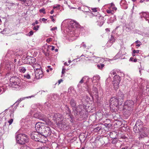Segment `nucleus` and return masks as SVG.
<instances>
[{
    "instance_id": "25",
    "label": "nucleus",
    "mask_w": 149,
    "mask_h": 149,
    "mask_svg": "<svg viewBox=\"0 0 149 149\" xmlns=\"http://www.w3.org/2000/svg\"><path fill=\"white\" fill-rule=\"evenodd\" d=\"M92 92L93 93L92 95H97L98 94V91L97 88L95 86H93V88Z\"/></svg>"
},
{
    "instance_id": "47",
    "label": "nucleus",
    "mask_w": 149,
    "mask_h": 149,
    "mask_svg": "<svg viewBox=\"0 0 149 149\" xmlns=\"http://www.w3.org/2000/svg\"><path fill=\"white\" fill-rule=\"evenodd\" d=\"M83 78V79H84V80H85V79L86 80H88L89 79L88 77L87 76H84Z\"/></svg>"
},
{
    "instance_id": "50",
    "label": "nucleus",
    "mask_w": 149,
    "mask_h": 149,
    "mask_svg": "<svg viewBox=\"0 0 149 149\" xmlns=\"http://www.w3.org/2000/svg\"><path fill=\"white\" fill-rule=\"evenodd\" d=\"M50 18L52 20L53 22H54L55 21L54 19L53 18V16H50Z\"/></svg>"
},
{
    "instance_id": "5",
    "label": "nucleus",
    "mask_w": 149,
    "mask_h": 149,
    "mask_svg": "<svg viewBox=\"0 0 149 149\" xmlns=\"http://www.w3.org/2000/svg\"><path fill=\"white\" fill-rule=\"evenodd\" d=\"M143 122L140 120H137L133 128L134 132L135 133L138 132L139 131V130L142 129L144 127H143Z\"/></svg>"
},
{
    "instance_id": "63",
    "label": "nucleus",
    "mask_w": 149,
    "mask_h": 149,
    "mask_svg": "<svg viewBox=\"0 0 149 149\" xmlns=\"http://www.w3.org/2000/svg\"><path fill=\"white\" fill-rule=\"evenodd\" d=\"M54 10H51L50 12V13L51 14H52L53 13H54Z\"/></svg>"
},
{
    "instance_id": "45",
    "label": "nucleus",
    "mask_w": 149,
    "mask_h": 149,
    "mask_svg": "<svg viewBox=\"0 0 149 149\" xmlns=\"http://www.w3.org/2000/svg\"><path fill=\"white\" fill-rule=\"evenodd\" d=\"M29 34V36L32 35L33 34V32L32 31H30L28 34Z\"/></svg>"
},
{
    "instance_id": "39",
    "label": "nucleus",
    "mask_w": 149,
    "mask_h": 149,
    "mask_svg": "<svg viewBox=\"0 0 149 149\" xmlns=\"http://www.w3.org/2000/svg\"><path fill=\"white\" fill-rule=\"evenodd\" d=\"M37 149H50V148L47 147V146H43L42 147L39 148Z\"/></svg>"
},
{
    "instance_id": "52",
    "label": "nucleus",
    "mask_w": 149,
    "mask_h": 149,
    "mask_svg": "<svg viewBox=\"0 0 149 149\" xmlns=\"http://www.w3.org/2000/svg\"><path fill=\"white\" fill-rule=\"evenodd\" d=\"M81 47H83L84 48H85L86 47V45L85 44H81Z\"/></svg>"
},
{
    "instance_id": "58",
    "label": "nucleus",
    "mask_w": 149,
    "mask_h": 149,
    "mask_svg": "<svg viewBox=\"0 0 149 149\" xmlns=\"http://www.w3.org/2000/svg\"><path fill=\"white\" fill-rule=\"evenodd\" d=\"M47 20V19H45V18H43L42 19V22H44Z\"/></svg>"
},
{
    "instance_id": "53",
    "label": "nucleus",
    "mask_w": 149,
    "mask_h": 149,
    "mask_svg": "<svg viewBox=\"0 0 149 149\" xmlns=\"http://www.w3.org/2000/svg\"><path fill=\"white\" fill-rule=\"evenodd\" d=\"M128 148V147L126 146L122 148L121 149H127Z\"/></svg>"
},
{
    "instance_id": "10",
    "label": "nucleus",
    "mask_w": 149,
    "mask_h": 149,
    "mask_svg": "<svg viewBox=\"0 0 149 149\" xmlns=\"http://www.w3.org/2000/svg\"><path fill=\"white\" fill-rule=\"evenodd\" d=\"M40 133L37 131L32 132L30 134V136L32 139L36 141H38L39 139V136Z\"/></svg>"
},
{
    "instance_id": "51",
    "label": "nucleus",
    "mask_w": 149,
    "mask_h": 149,
    "mask_svg": "<svg viewBox=\"0 0 149 149\" xmlns=\"http://www.w3.org/2000/svg\"><path fill=\"white\" fill-rule=\"evenodd\" d=\"M93 11V12H96L97 11V9L96 8H94L92 9Z\"/></svg>"
},
{
    "instance_id": "56",
    "label": "nucleus",
    "mask_w": 149,
    "mask_h": 149,
    "mask_svg": "<svg viewBox=\"0 0 149 149\" xmlns=\"http://www.w3.org/2000/svg\"><path fill=\"white\" fill-rule=\"evenodd\" d=\"M63 80L62 79L59 80L58 81V84H60L61 82L63 81Z\"/></svg>"
},
{
    "instance_id": "31",
    "label": "nucleus",
    "mask_w": 149,
    "mask_h": 149,
    "mask_svg": "<svg viewBox=\"0 0 149 149\" xmlns=\"http://www.w3.org/2000/svg\"><path fill=\"white\" fill-rule=\"evenodd\" d=\"M104 66V64H103L100 63L97 65V67L98 69H102Z\"/></svg>"
},
{
    "instance_id": "23",
    "label": "nucleus",
    "mask_w": 149,
    "mask_h": 149,
    "mask_svg": "<svg viewBox=\"0 0 149 149\" xmlns=\"http://www.w3.org/2000/svg\"><path fill=\"white\" fill-rule=\"evenodd\" d=\"M33 67L34 68V70L35 71H37L40 70L41 67L40 64L37 63H35L33 65Z\"/></svg>"
},
{
    "instance_id": "41",
    "label": "nucleus",
    "mask_w": 149,
    "mask_h": 149,
    "mask_svg": "<svg viewBox=\"0 0 149 149\" xmlns=\"http://www.w3.org/2000/svg\"><path fill=\"white\" fill-rule=\"evenodd\" d=\"M60 5H57L56 6H54L53 7V9L57 8H58L60 7Z\"/></svg>"
},
{
    "instance_id": "15",
    "label": "nucleus",
    "mask_w": 149,
    "mask_h": 149,
    "mask_svg": "<svg viewBox=\"0 0 149 149\" xmlns=\"http://www.w3.org/2000/svg\"><path fill=\"white\" fill-rule=\"evenodd\" d=\"M59 126L62 130H66L69 127L68 126V124L65 122L62 123H59Z\"/></svg>"
},
{
    "instance_id": "3",
    "label": "nucleus",
    "mask_w": 149,
    "mask_h": 149,
    "mask_svg": "<svg viewBox=\"0 0 149 149\" xmlns=\"http://www.w3.org/2000/svg\"><path fill=\"white\" fill-rule=\"evenodd\" d=\"M122 104L118 103V100L116 97H113L110 99V106L111 109L113 110L118 109L120 110V108H121Z\"/></svg>"
},
{
    "instance_id": "26",
    "label": "nucleus",
    "mask_w": 149,
    "mask_h": 149,
    "mask_svg": "<svg viewBox=\"0 0 149 149\" xmlns=\"http://www.w3.org/2000/svg\"><path fill=\"white\" fill-rule=\"evenodd\" d=\"M115 39L113 37V36L112 35L111 36V38L108 41V43H110L111 44V45L113 44L114 42H115Z\"/></svg>"
},
{
    "instance_id": "28",
    "label": "nucleus",
    "mask_w": 149,
    "mask_h": 149,
    "mask_svg": "<svg viewBox=\"0 0 149 149\" xmlns=\"http://www.w3.org/2000/svg\"><path fill=\"white\" fill-rule=\"evenodd\" d=\"M93 82L94 80L97 81H98L100 79V77L99 75H96L93 77Z\"/></svg>"
},
{
    "instance_id": "43",
    "label": "nucleus",
    "mask_w": 149,
    "mask_h": 149,
    "mask_svg": "<svg viewBox=\"0 0 149 149\" xmlns=\"http://www.w3.org/2000/svg\"><path fill=\"white\" fill-rule=\"evenodd\" d=\"M13 121V119L12 118H11V119H10V120H9L8 121V122L9 124V125H10L12 123Z\"/></svg>"
},
{
    "instance_id": "40",
    "label": "nucleus",
    "mask_w": 149,
    "mask_h": 149,
    "mask_svg": "<svg viewBox=\"0 0 149 149\" xmlns=\"http://www.w3.org/2000/svg\"><path fill=\"white\" fill-rule=\"evenodd\" d=\"M38 24V22L36 20L35 21V22L34 23H33L32 24V25L33 26H35L36 24Z\"/></svg>"
},
{
    "instance_id": "32",
    "label": "nucleus",
    "mask_w": 149,
    "mask_h": 149,
    "mask_svg": "<svg viewBox=\"0 0 149 149\" xmlns=\"http://www.w3.org/2000/svg\"><path fill=\"white\" fill-rule=\"evenodd\" d=\"M5 91V89L3 88V86H2L0 87V94H1L4 92Z\"/></svg>"
},
{
    "instance_id": "62",
    "label": "nucleus",
    "mask_w": 149,
    "mask_h": 149,
    "mask_svg": "<svg viewBox=\"0 0 149 149\" xmlns=\"http://www.w3.org/2000/svg\"><path fill=\"white\" fill-rule=\"evenodd\" d=\"M51 47H52V48L51 49V50H53L54 49V46H51Z\"/></svg>"
},
{
    "instance_id": "1",
    "label": "nucleus",
    "mask_w": 149,
    "mask_h": 149,
    "mask_svg": "<svg viewBox=\"0 0 149 149\" xmlns=\"http://www.w3.org/2000/svg\"><path fill=\"white\" fill-rule=\"evenodd\" d=\"M134 106V102L132 100H127L125 102L124 105H122L120 108V110L126 109L127 112L124 113L125 115L127 114V116H130L132 112Z\"/></svg>"
},
{
    "instance_id": "17",
    "label": "nucleus",
    "mask_w": 149,
    "mask_h": 149,
    "mask_svg": "<svg viewBox=\"0 0 149 149\" xmlns=\"http://www.w3.org/2000/svg\"><path fill=\"white\" fill-rule=\"evenodd\" d=\"M116 97L119 99H122L123 100L124 98V94L121 91L118 92L116 95Z\"/></svg>"
},
{
    "instance_id": "11",
    "label": "nucleus",
    "mask_w": 149,
    "mask_h": 149,
    "mask_svg": "<svg viewBox=\"0 0 149 149\" xmlns=\"http://www.w3.org/2000/svg\"><path fill=\"white\" fill-rule=\"evenodd\" d=\"M45 124L41 122L37 123L35 125V128L36 131L38 132H41V130H42L43 128L45 127Z\"/></svg>"
},
{
    "instance_id": "49",
    "label": "nucleus",
    "mask_w": 149,
    "mask_h": 149,
    "mask_svg": "<svg viewBox=\"0 0 149 149\" xmlns=\"http://www.w3.org/2000/svg\"><path fill=\"white\" fill-rule=\"evenodd\" d=\"M106 11L108 13H111L112 12L111 10H107Z\"/></svg>"
},
{
    "instance_id": "35",
    "label": "nucleus",
    "mask_w": 149,
    "mask_h": 149,
    "mask_svg": "<svg viewBox=\"0 0 149 149\" xmlns=\"http://www.w3.org/2000/svg\"><path fill=\"white\" fill-rule=\"evenodd\" d=\"M65 107L66 110L68 111L69 114H70L71 113V111L70 110L69 107L67 105H66Z\"/></svg>"
},
{
    "instance_id": "59",
    "label": "nucleus",
    "mask_w": 149,
    "mask_h": 149,
    "mask_svg": "<svg viewBox=\"0 0 149 149\" xmlns=\"http://www.w3.org/2000/svg\"><path fill=\"white\" fill-rule=\"evenodd\" d=\"M134 58H133L131 57L130 59V61H133Z\"/></svg>"
},
{
    "instance_id": "14",
    "label": "nucleus",
    "mask_w": 149,
    "mask_h": 149,
    "mask_svg": "<svg viewBox=\"0 0 149 149\" xmlns=\"http://www.w3.org/2000/svg\"><path fill=\"white\" fill-rule=\"evenodd\" d=\"M16 140L17 142L19 144H24V143H22L21 141H23V138L22 137V134H17L16 136Z\"/></svg>"
},
{
    "instance_id": "61",
    "label": "nucleus",
    "mask_w": 149,
    "mask_h": 149,
    "mask_svg": "<svg viewBox=\"0 0 149 149\" xmlns=\"http://www.w3.org/2000/svg\"><path fill=\"white\" fill-rule=\"evenodd\" d=\"M137 61V59L135 58L134 59L133 61H134L135 62H136Z\"/></svg>"
},
{
    "instance_id": "37",
    "label": "nucleus",
    "mask_w": 149,
    "mask_h": 149,
    "mask_svg": "<svg viewBox=\"0 0 149 149\" xmlns=\"http://www.w3.org/2000/svg\"><path fill=\"white\" fill-rule=\"evenodd\" d=\"M39 27H40L39 26L37 25L36 26H34L33 28V30H36V31H37L38 29L39 28Z\"/></svg>"
},
{
    "instance_id": "13",
    "label": "nucleus",
    "mask_w": 149,
    "mask_h": 149,
    "mask_svg": "<svg viewBox=\"0 0 149 149\" xmlns=\"http://www.w3.org/2000/svg\"><path fill=\"white\" fill-rule=\"evenodd\" d=\"M35 78L37 79L41 78L43 76V72L41 70L35 71Z\"/></svg>"
},
{
    "instance_id": "18",
    "label": "nucleus",
    "mask_w": 149,
    "mask_h": 149,
    "mask_svg": "<svg viewBox=\"0 0 149 149\" xmlns=\"http://www.w3.org/2000/svg\"><path fill=\"white\" fill-rule=\"evenodd\" d=\"M47 136H45L43 135V134H42V133L41 132L40 133V134L39 136V138L38 140V141L39 142H41L43 143L44 142V141H45V139H46Z\"/></svg>"
},
{
    "instance_id": "16",
    "label": "nucleus",
    "mask_w": 149,
    "mask_h": 149,
    "mask_svg": "<svg viewBox=\"0 0 149 149\" xmlns=\"http://www.w3.org/2000/svg\"><path fill=\"white\" fill-rule=\"evenodd\" d=\"M35 96V95H32L31 96H29V97H25L23 98H21L19 99H18L14 104L16 106H17L19 103H20V102L23 100L25 99L26 98H31V97H34Z\"/></svg>"
},
{
    "instance_id": "8",
    "label": "nucleus",
    "mask_w": 149,
    "mask_h": 149,
    "mask_svg": "<svg viewBox=\"0 0 149 149\" xmlns=\"http://www.w3.org/2000/svg\"><path fill=\"white\" fill-rule=\"evenodd\" d=\"M23 60V62L25 64H31L36 61L35 58L32 57L27 56Z\"/></svg>"
},
{
    "instance_id": "60",
    "label": "nucleus",
    "mask_w": 149,
    "mask_h": 149,
    "mask_svg": "<svg viewBox=\"0 0 149 149\" xmlns=\"http://www.w3.org/2000/svg\"><path fill=\"white\" fill-rule=\"evenodd\" d=\"M116 74V72L114 71H113L111 73V74H112L113 75H115Z\"/></svg>"
},
{
    "instance_id": "19",
    "label": "nucleus",
    "mask_w": 149,
    "mask_h": 149,
    "mask_svg": "<svg viewBox=\"0 0 149 149\" xmlns=\"http://www.w3.org/2000/svg\"><path fill=\"white\" fill-rule=\"evenodd\" d=\"M22 137L23 138V141H22L21 143H27L29 141V138L28 136L25 134H22Z\"/></svg>"
},
{
    "instance_id": "34",
    "label": "nucleus",
    "mask_w": 149,
    "mask_h": 149,
    "mask_svg": "<svg viewBox=\"0 0 149 149\" xmlns=\"http://www.w3.org/2000/svg\"><path fill=\"white\" fill-rule=\"evenodd\" d=\"M135 43L137 44L136 46L137 47H139L142 44L141 42L138 40L136 41H135Z\"/></svg>"
},
{
    "instance_id": "29",
    "label": "nucleus",
    "mask_w": 149,
    "mask_h": 149,
    "mask_svg": "<svg viewBox=\"0 0 149 149\" xmlns=\"http://www.w3.org/2000/svg\"><path fill=\"white\" fill-rule=\"evenodd\" d=\"M103 17L102 18V20L101 21H97V24L100 26H101L104 23V21L103 19Z\"/></svg>"
},
{
    "instance_id": "33",
    "label": "nucleus",
    "mask_w": 149,
    "mask_h": 149,
    "mask_svg": "<svg viewBox=\"0 0 149 149\" xmlns=\"http://www.w3.org/2000/svg\"><path fill=\"white\" fill-rule=\"evenodd\" d=\"M20 149H31L29 147L26 146L24 145L22 146L20 148Z\"/></svg>"
},
{
    "instance_id": "44",
    "label": "nucleus",
    "mask_w": 149,
    "mask_h": 149,
    "mask_svg": "<svg viewBox=\"0 0 149 149\" xmlns=\"http://www.w3.org/2000/svg\"><path fill=\"white\" fill-rule=\"evenodd\" d=\"M133 52L134 53H138L139 52V50H134L133 51Z\"/></svg>"
},
{
    "instance_id": "54",
    "label": "nucleus",
    "mask_w": 149,
    "mask_h": 149,
    "mask_svg": "<svg viewBox=\"0 0 149 149\" xmlns=\"http://www.w3.org/2000/svg\"><path fill=\"white\" fill-rule=\"evenodd\" d=\"M57 29L56 27H54L51 29V30L52 31H54L55 29Z\"/></svg>"
},
{
    "instance_id": "21",
    "label": "nucleus",
    "mask_w": 149,
    "mask_h": 149,
    "mask_svg": "<svg viewBox=\"0 0 149 149\" xmlns=\"http://www.w3.org/2000/svg\"><path fill=\"white\" fill-rule=\"evenodd\" d=\"M69 103L71 106L72 107V109H74L77 107L76 102L73 98L70 100Z\"/></svg>"
},
{
    "instance_id": "7",
    "label": "nucleus",
    "mask_w": 149,
    "mask_h": 149,
    "mask_svg": "<svg viewBox=\"0 0 149 149\" xmlns=\"http://www.w3.org/2000/svg\"><path fill=\"white\" fill-rule=\"evenodd\" d=\"M73 112L74 113H75V116L77 115L78 113L79 114H82V112L84 110V107L83 105L79 104L77 107L74 109H72Z\"/></svg>"
},
{
    "instance_id": "42",
    "label": "nucleus",
    "mask_w": 149,
    "mask_h": 149,
    "mask_svg": "<svg viewBox=\"0 0 149 149\" xmlns=\"http://www.w3.org/2000/svg\"><path fill=\"white\" fill-rule=\"evenodd\" d=\"M52 41V38H48L46 40V41L47 42H49L51 41Z\"/></svg>"
},
{
    "instance_id": "46",
    "label": "nucleus",
    "mask_w": 149,
    "mask_h": 149,
    "mask_svg": "<svg viewBox=\"0 0 149 149\" xmlns=\"http://www.w3.org/2000/svg\"><path fill=\"white\" fill-rule=\"evenodd\" d=\"M84 79L83 78H82L79 81V84H82L84 82Z\"/></svg>"
},
{
    "instance_id": "20",
    "label": "nucleus",
    "mask_w": 149,
    "mask_h": 149,
    "mask_svg": "<svg viewBox=\"0 0 149 149\" xmlns=\"http://www.w3.org/2000/svg\"><path fill=\"white\" fill-rule=\"evenodd\" d=\"M140 17L142 18H148L149 17V13L147 12H142L140 13Z\"/></svg>"
},
{
    "instance_id": "57",
    "label": "nucleus",
    "mask_w": 149,
    "mask_h": 149,
    "mask_svg": "<svg viewBox=\"0 0 149 149\" xmlns=\"http://www.w3.org/2000/svg\"><path fill=\"white\" fill-rule=\"evenodd\" d=\"M105 31L108 32H109L110 31V29L109 28H106V29H105Z\"/></svg>"
},
{
    "instance_id": "9",
    "label": "nucleus",
    "mask_w": 149,
    "mask_h": 149,
    "mask_svg": "<svg viewBox=\"0 0 149 149\" xmlns=\"http://www.w3.org/2000/svg\"><path fill=\"white\" fill-rule=\"evenodd\" d=\"M41 132L43 134V135L47 137L49 136L51 134L52 132L51 129L49 127L45 126V127L41 130Z\"/></svg>"
},
{
    "instance_id": "12",
    "label": "nucleus",
    "mask_w": 149,
    "mask_h": 149,
    "mask_svg": "<svg viewBox=\"0 0 149 149\" xmlns=\"http://www.w3.org/2000/svg\"><path fill=\"white\" fill-rule=\"evenodd\" d=\"M145 85L146 86V90L147 93V91L148 92L149 91V83L147 82V81H142L141 88L142 90H144Z\"/></svg>"
},
{
    "instance_id": "38",
    "label": "nucleus",
    "mask_w": 149,
    "mask_h": 149,
    "mask_svg": "<svg viewBox=\"0 0 149 149\" xmlns=\"http://www.w3.org/2000/svg\"><path fill=\"white\" fill-rule=\"evenodd\" d=\"M45 9L44 8H42L39 10V12L40 13H42L44 14H45L46 13L45 12Z\"/></svg>"
},
{
    "instance_id": "30",
    "label": "nucleus",
    "mask_w": 149,
    "mask_h": 149,
    "mask_svg": "<svg viewBox=\"0 0 149 149\" xmlns=\"http://www.w3.org/2000/svg\"><path fill=\"white\" fill-rule=\"evenodd\" d=\"M19 70L20 72L22 73H24L26 70L25 68L23 67H20Z\"/></svg>"
},
{
    "instance_id": "48",
    "label": "nucleus",
    "mask_w": 149,
    "mask_h": 149,
    "mask_svg": "<svg viewBox=\"0 0 149 149\" xmlns=\"http://www.w3.org/2000/svg\"><path fill=\"white\" fill-rule=\"evenodd\" d=\"M13 112V111H12V112L10 114V116L11 118H13L14 116Z\"/></svg>"
},
{
    "instance_id": "22",
    "label": "nucleus",
    "mask_w": 149,
    "mask_h": 149,
    "mask_svg": "<svg viewBox=\"0 0 149 149\" xmlns=\"http://www.w3.org/2000/svg\"><path fill=\"white\" fill-rule=\"evenodd\" d=\"M70 24L72 27H79L80 25L77 22L74 21H71L70 22Z\"/></svg>"
},
{
    "instance_id": "4",
    "label": "nucleus",
    "mask_w": 149,
    "mask_h": 149,
    "mask_svg": "<svg viewBox=\"0 0 149 149\" xmlns=\"http://www.w3.org/2000/svg\"><path fill=\"white\" fill-rule=\"evenodd\" d=\"M139 130V131L136 133L139 134V138L140 139L148 136L149 134V129H148L144 127Z\"/></svg>"
},
{
    "instance_id": "24",
    "label": "nucleus",
    "mask_w": 149,
    "mask_h": 149,
    "mask_svg": "<svg viewBox=\"0 0 149 149\" xmlns=\"http://www.w3.org/2000/svg\"><path fill=\"white\" fill-rule=\"evenodd\" d=\"M127 2L125 0H121L120 4V6H124V8L127 9Z\"/></svg>"
},
{
    "instance_id": "2",
    "label": "nucleus",
    "mask_w": 149,
    "mask_h": 149,
    "mask_svg": "<svg viewBox=\"0 0 149 149\" xmlns=\"http://www.w3.org/2000/svg\"><path fill=\"white\" fill-rule=\"evenodd\" d=\"M10 84L9 86L12 88H18L21 86L22 83L20 78L16 76L11 77L10 80Z\"/></svg>"
},
{
    "instance_id": "27",
    "label": "nucleus",
    "mask_w": 149,
    "mask_h": 149,
    "mask_svg": "<svg viewBox=\"0 0 149 149\" xmlns=\"http://www.w3.org/2000/svg\"><path fill=\"white\" fill-rule=\"evenodd\" d=\"M116 20V16L113 15L112 17H111L109 19L110 23H113Z\"/></svg>"
},
{
    "instance_id": "36",
    "label": "nucleus",
    "mask_w": 149,
    "mask_h": 149,
    "mask_svg": "<svg viewBox=\"0 0 149 149\" xmlns=\"http://www.w3.org/2000/svg\"><path fill=\"white\" fill-rule=\"evenodd\" d=\"M24 77L26 78L27 79H30L31 78V77H30V75L28 74H24Z\"/></svg>"
},
{
    "instance_id": "64",
    "label": "nucleus",
    "mask_w": 149,
    "mask_h": 149,
    "mask_svg": "<svg viewBox=\"0 0 149 149\" xmlns=\"http://www.w3.org/2000/svg\"><path fill=\"white\" fill-rule=\"evenodd\" d=\"M145 19L146 21H148V23H149V19H147V18H145Z\"/></svg>"
},
{
    "instance_id": "6",
    "label": "nucleus",
    "mask_w": 149,
    "mask_h": 149,
    "mask_svg": "<svg viewBox=\"0 0 149 149\" xmlns=\"http://www.w3.org/2000/svg\"><path fill=\"white\" fill-rule=\"evenodd\" d=\"M113 79V84L115 89L116 90L118 89L119 86L120 80V77L118 75H115Z\"/></svg>"
},
{
    "instance_id": "55",
    "label": "nucleus",
    "mask_w": 149,
    "mask_h": 149,
    "mask_svg": "<svg viewBox=\"0 0 149 149\" xmlns=\"http://www.w3.org/2000/svg\"><path fill=\"white\" fill-rule=\"evenodd\" d=\"M101 128L100 127H96V128H95V129L97 130H100Z\"/></svg>"
}]
</instances>
